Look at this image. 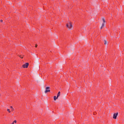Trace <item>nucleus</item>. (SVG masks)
Instances as JSON below:
<instances>
[{
  "label": "nucleus",
  "instance_id": "nucleus-16",
  "mask_svg": "<svg viewBox=\"0 0 124 124\" xmlns=\"http://www.w3.org/2000/svg\"><path fill=\"white\" fill-rule=\"evenodd\" d=\"M56 38H58V37L57 36V37H56Z\"/></svg>",
  "mask_w": 124,
  "mask_h": 124
},
{
  "label": "nucleus",
  "instance_id": "nucleus-3",
  "mask_svg": "<svg viewBox=\"0 0 124 124\" xmlns=\"http://www.w3.org/2000/svg\"><path fill=\"white\" fill-rule=\"evenodd\" d=\"M29 67V63H25V64L22 65V68H27Z\"/></svg>",
  "mask_w": 124,
  "mask_h": 124
},
{
  "label": "nucleus",
  "instance_id": "nucleus-4",
  "mask_svg": "<svg viewBox=\"0 0 124 124\" xmlns=\"http://www.w3.org/2000/svg\"><path fill=\"white\" fill-rule=\"evenodd\" d=\"M49 89H50V87H46V90H45V93L50 92Z\"/></svg>",
  "mask_w": 124,
  "mask_h": 124
},
{
  "label": "nucleus",
  "instance_id": "nucleus-2",
  "mask_svg": "<svg viewBox=\"0 0 124 124\" xmlns=\"http://www.w3.org/2000/svg\"><path fill=\"white\" fill-rule=\"evenodd\" d=\"M102 19H103V22L104 23L102 24V26L100 27V30L103 29V28H104V27L105 26V23H106V20H105V18L103 17Z\"/></svg>",
  "mask_w": 124,
  "mask_h": 124
},
{
  "label": "nucleus",
  "instance_id": "nucleus-10",
  "mask_svg": "<svg viewBox=\"0 0 124 124\" xmlns=\"http://www.w3.org/2000/svg\"><path fill=\"white\" fill-rule=\"evenodd\" d=\"M18 56L19 57V58H21V59H22L23 58V57H22V55H18Z\"/></svg>",
  "mask_w": 124,
  "mask_h": 124
},
{
  "label": "nucleus",
  "instance_id": "nucleus-15",
  "mask_svg": "<svg viewBox=\"0 0 124 124\" xmlns=\"http://www.w3.org/2000/svg\"><path fill=\"white\" fill-rule=\"evenodd\" d=\"M11 111H13V108H12V109H11Z\"/></svg>",
  "mask_w": 124,
  "mask_h": 124
},
{
  "label": "nucleus",
  "instance_id": "nucleus-1",
  "mask_svg": "<svg viewBox=\"0 0 124 124\" xmlns=\"http://www.w3.org/2000/svg\"><path fill=\"white\" fill-rule=\"evenodd\" d=\"M65 26H66V28H68L70 30L73 29V25H72V22L70 21L68 23H66V25Z\"/></svg>",
  "mask_w": 124,
  "mask_h": 124
},
{
  "label": "nucleus",
  "instance_id": "nucleus-6",
  "mask_svg": "<svg viewBox=\"0 0 124 124\" xmlns=\"http://www.w3.org/2000/svg\"><path fill=\"white\" fill-rule=\"evenodd\" d=\"M60 96H61V92H58V93H57V96H56V97H60Z\"/></svg>",
  "mask_w": 124,
  "mask_h": 124
},
{
  "label": "nucleus",
  "instance_id": "nucleus-8",
  "mask_svg": "<svg viewBox=\"0 0 124 124\" xmlns=\"http://www.w3.org/2000/svg\"><path fill=\"white\" fill-rule=\"evenodd\" d=\"M104 41L105 42V45H108V41L107 40H105Z\"/></svg>",
  "mask_w": 124,
  "mask_h": 124
},
{
  "label": "nucleus",
  "instance_id": "nucleus-11",
  "mask_svg": "<svg viewBox=\"0 0 124 124\" xmlns=\"http://www.w3.org/2000/svg\"><path fill=\"white\" fill-rule=\"evenodd\" d=\"M16 123V120H14V121H13V123Z\"/></svg>",
  "mask_w": 124,
  "mask_h": 124
},
{
  "label": "nucleus",
  "instance_id": "nucleus-12",
  "mask_svg": "<svg viewBox=\"0 0 124 124\" xmlns=\"http://www.w3.org/2000/svg\"><path fill=\"white\" fill-rule=\"evenodd\" d=\"M37 46H38V45H37V44H36L35 47L36 48H37Z\"/></svg>",
  "mask_w": 124,
  "mask_h": 124
},
{
  "label": "nucleus",
  "instance_id": "nucleus-9",
  "mask_svg": "<svg viewBox=\"0 0 124 124\" xmlns=\"http://www.w3.org/2000/svg\"><path fill=\"white\" fill-rule=\"evenodd\" d=\"M7 111H8V112L11 113V111H10V109H7Z\"/></svg>",
  "mask_w": 124,
  "mask_h": 124
},
{
  "label": "nucleus",
  "instance_id": "nucleus-5",
  "mask_svg": "<svg viewBox=\"0 0 124 124\" xmlns=\"http://www.w3.org/2000/svg\"><path fill=\"white\" fill-rule=\"evenodd\" d=\"M118 116V113H116L115 114H114L113 115V119H116L117 118V116Z\"/></svg>",
  "mask_w": 124,
  "mask_h": 124
},
{
  "label": "nucleus",
  "instance_id": "nucleus-13",
  "mask_svg": "<svg viewBox=\"0 0 124 124\" xmlns=\"http://www.w3.org/2000/svg\"><path fill=\"white\" fill-rule=\"evenodd\" d=\"M0 22H3V20H0Z\"/></svg>",
  "mask_w": 124,
  "mask_h": 124
},
{
  "label": "nucleus",
  "instance_id": "nucleus-7",
  "mask_svg": "<svg viewBox=\"0 0 124 124\" xmlns=\"http://www.w3.org/2000/svg\"><path fill=\"white\" fill-rule=\"evenodd\" d=\"M57 98H58V97H56V96H53V99L54 101H56Z\"/></svg>",
  "mask_w": 124,
  "mask_h": 124
},
{
  "label": "nucleus",
  "instance_id": "nucleus-14",
  "mask_svg": "<svg viewBox=\"0 0 124 124\" xmlns=\"http://www.w3.org/2000/svg\"><path fill=\"white\" fill-rule=\"evenodd\" d=\"M10 108H11V109H13V107H12V106L10 107Z\"/></svg>",
  "mask_w": 124,
  "mask_h": 124
}]
</instances>
